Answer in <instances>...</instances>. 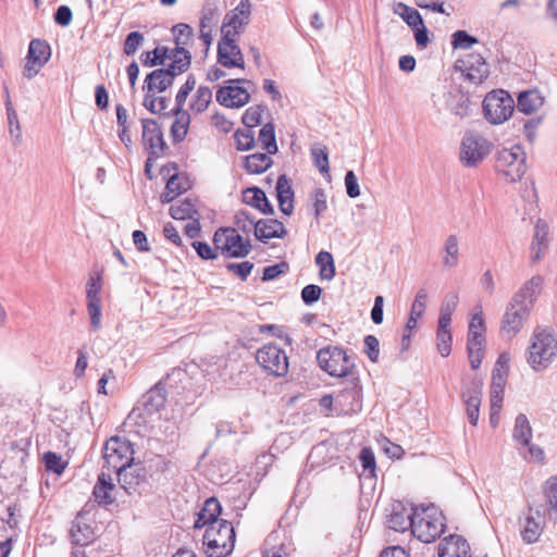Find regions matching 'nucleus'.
Masks as SVG:
<instances>
[{"instance_id": "48", "label": "nucleus", "mask_w": 557, "mask_h": 557, "mask_svg": "<svg viewBox=\"0 0 557 557\" xmlns=\"http://www.w3.org/2000/svg\"><path fill=\"white\" fill-rule=\"evenodd\" d=\"M259 140L261 143L262 149H264L269 154H274L277 152L275 128L272 123H267L262 126L259 132Z\"/></svg>"}, {"instance_id": "59", "label": "nucleus", "mask_w": 557, "mask_h": 557, "mask_svg": "<svg viewBox=\"0 0 557 557\" xmlns=\"http://www.w3.org/2000/svg\"><path fill=\"white\" fill-rule=\"evenodd\" d=\"M176 47H185L193 37V28L188 24L180 23L173 27Z\"/></svg>"}, {"instance_id": "64", "label": "nucleus", "mask_w": 557, "mask_h": 557, "mask_svg": "<svg viewBox=\"0 0 557 557\" xmlns=\"http://www.w3.org/2000/svg\"><path fill=\"white\" fill-rule=\"evenodd\" d=\"M364 354L372 362H377L380 355V342L374 335H367L363 339Z\"/></svg>"}, {"instance_id": "33", "label": "nucleus", "mask_w": 557, "mask_h": 557, "mask_svg": "<svg viewBox=\"0 0 557 557\" xmlns=\"http://www.w3.org/2000/svg\"><path fill=\"white\" fill-rule=\"evenodd\" d=\"M459 264V239L457 235H448L444 242L442 251V265L445 270H450Z\"/></svg>"}, {"instance_id": "61", "label": "nucleus", "mask_w": 557, "mask_h": 557, "mask_svg": "<svg viewBox=\"0 0 557 557\" xmlns=\"http://www.w3.org/2000/svg\"><path fill=\"white\" fill-rule=\"evenodd\" d=\"M195 86H196V77L193 74H189L187 76L185 84L180 88L178 92L176 94V97H175V102H176L175 108L176 109H183L188 95L195 88Z\"/></svg>"}, {"instance_id": "27", "label": "nucleus", "mask_w": 557, "mask_h": 557, "mask_svg": "<svg viewBox=\"0 0 557 557\" xmlns=\"http://www.w3.org/2000/svg\"><path fill=\"white\" fill-rule=\"evenodd\" d=\"M120 485L131 494L145 481L144 468L139 465L129 463L123 470L115 472Z\"/></svg>"}, {"instance_id": "32", "label": "nucleus", "mask_w": 557, "mask_h": 557, "mask_svg": "<svg viewBox=\"0 0 557 557\" xmlns=\"http://www.w3.org/2000/svg\"><path fill=\"white\" fill-rule=\"evenodd\" d=\"M506 385V373L500 369L495 368L492 373V384L490 392L491 407L494 411H500L503 395Z\"/></svg>"}, {"instance_id": "11", "label": "nucleus", "mask_w": 557, "mask_h": 557, "mask_svg": "<svg viewBox=\"0 0 557 557\" xmlns=\"http://www.w3.org/2000/svg\"><path fill=\"white\" fill-rule=\"evenodd\" d=\"M256 360L271 375L285 376L288 372L286 352L275 344H268L258 349Z\"/></svg>"}, {"instance_id": "54", "label": "nucleus", "mask_w": 557, "mask_h": 557, "mask_svg": "<svg viewBox=\"0 0 557 557\" xmlns=\"http://www.w3.org/2000/svg\"><path fill=\"white\" fill-rule=\"evenodd\" d=\"M256 222L255 218L246 210H238L234 215V223L237 227L236 230L246 234L252 231L253 234H256Z\"/></svg>"}, {"instance_id": "34", "label": "nucleus", "mask_w": 557, "mask_h": 557, "mask_svg": "<svg viewBox=\"0 0 557 557\" xmlns=\"http://www.w3.org/2000/svg\"><path fill=\"white\" fill-rule=\"evenodd\" d=\"M485 337L482 332L468 333L467 350L470 366L473 370L479 369L483 358V345Z\"/></svg>"}, {"instance_id": "31", "label": "nucleus", "mask_w": 557, "mask_h": 557, "mask_svg": "<svg viewBox=\"0 0 557 557\" xmlns=\"http://www.w3.org/2000/svg\"><path fill=\"white\" fill-rule=\"evenodd\" d=\"M172 84L173 82L171 81L169 72L157 69L146 76L143 89L152 94L163 92L172 86Z\"/></svg>"}, {"instance_id": "3", "label": "nucleus", "mask_w": 557, "mask_h": 557, "mask_svg": "<svg viewBox=\"0 0 557 557\" xmlns=\"http://www.w3.org/2000/svg\"><path fill=\"white\" fill-rule=\"evenodd\" d=\"M235 530L227 520L208 527L203 534V546L208 557H225L235 546Z\"/></svg>"}, {"instance_id": "23", "label": "nucleus", "mask_w": 557, "mask_h": 557, "mask_svg": "<svg viewBox=\"0 0 557 557\" xmlns=\"http://www.w3.org/2000/svg\"><path fill=\"white\" fill-rule=\"evenodd\" d=\"M548 233V224L544 220L539 219L534 225L533 240L531 244L530 259L532 262L540 261L547 250Z\"/></svg>"}, {"instance_id": "57", "label": "nucleus", "mask_w": 557, "mask_h": 557, "mask_svg": "<svg viewBox=\"0 0 557 557\" xmlns=\"http://www.w3.org/2000/svg\"><path fill=\"white\" fill-rule=\"evenodd\" d=\"M264 111V107L262 106H253L246 110L243 115V123L249 129L253 128L258 124L261 123V116Z\"/></svg>"}, {"instance_id": "60", "label": "nucleus", "mask_w": 557, "mask_h": 557, "mask_svg": "<svg viewBox=\"0 0 557 557\" xmlns=\"http://www.w3.org/2000/svg\"><path fill=\"white\" fill-rule=\"evenodd\" d=\"M44 462L48 471H52L57 474H61L65 469V463L61 456L53 451H48L44 455Z\"/></svg>"}, {"instance_id": "26", "label": "nucleus", "mask_w": 557, "mask_h": 557, "mask_svg": "<svg viewBox=\"0 0 557 557\" xmlns=\"http://www.w3.org/2000/svg\"><path fill=\"white\" fill-rule=\"evenodd\" d=\"M276 197L280 210L285 215H290L294 211V190L290 180L282 174L276 182Z\"/></svg>"}, {"instance_id": "21", "label": "nucleus", "mask_w": 557, "mask_h": 557, "mask_svg": "<svg viewBox=\"0 0 557 557\" xmlns=\"http://www.w3.org/2000/svg\"><path fill=\"white\" fill-rule=\"evenodd\" d=\"M460 63L466 78L475 85L481 84L488 76V66L482 55L478 53L469 54Z\"/></svg>"}, {"instance_id": "30", "label": "nucleus", "mask_w": 557, "mask_h": 557, "mask_svg": "<svg viewBox=\"0 0 557 557\" xmlns=\"http://www.w3.org/2000/svg\"><path fill=\"white\" fill-rule=\"evenodd\" d=\"M94 539L92 528L85 523L82 519V515L78 513L75 520L72 522L70 529V540L73 545L86 546L91 543Z\"/></svg>"}, {"instance_id": "44", "label": "nucleus", "mask_w": 557, "mask_h": 557, "mask_svg": "<svg viewBox=\"0 0 557 557\" xmlns=\"http://www.w3.org/2000/svg\"><path fill=\"white\" fill-rule=\"evenodd\" d=\"M449 323L438 322L436 341H437V350L442 357L449 356L451 351V332L449 330Z\"/></svg>"}, {"instance_id": "40", "label": "nucleus", "mask_w": 557, "mask_h": 557, "mask_svg": "<svg viewBox=\"0 0 557 557\" xmlns=\"http://www.w3.org/2000/svg\"><path fill=\"white\" fill-rule=\"evenodd\" d=\"M512 437L521 446L530 445L532 438V428L525 414L520 413L515 420Z\"/></svg>"}, {"instance_id": "2", "label": "nucleus", "mask_w": 557, "mask_h": 557, "mask_svg": "<svg viewBox=\"0 0 557 557\" xmlns=\"http://www.w3.org/2000/svg\"><path fill=\"white\" fill-rule=\"evenodd\" d=\"M557 357V336L544 327H536L527 352L529 366L536 372L546 370Z\"/></svg>"}, {"instance_id": "1", "label": "nucleus", "mask_w": 557, "mask_h": 557, "mask_svg": "<svg viewBox=\"0 0 557 557\" xmlns=\"http://www.w3.org/2000/svg\"><path fill=\"white\" fill-rule=\"evenodd\" d=\"M543 278L533 276L512 296L502 319L500 332L512 339L523 327L541 292Z\"/></svg>"}, {"instance_id": "5", "label": "nucleus", "mask_w": 557, "mask_h": 557, "mask_svg": "<svg viewBox=\"0 0 557 557\" xmlns=\"http://www.w3.org/2000/svg\"><path fill=\"white\" fill-rule=\"evenodd\" d=\"M525 152L520 145L503 148L496 154L495 170L508 183L520 181L527 170Z\"/></svg>"}, {"instance_id": "29", "label": "nucleus", "mask_w": 557, "mask_h": 557, "mask_svg": "<svg viewBox=\"0 0 557 557\" xmlns=\"http://www.w3.org/2000/svg\"><path fill=\"white\" fill-rule=\"evenodd\" d=\"M243 202L259 210L262 214H273L274 208L265 193L259 187H248L243 190Z\"/></svg>"}, {"instance_id": "43", "label": "nucleus", "mask_w": 557, "mask_h": 557, "mask_svg": "<svg viewBox=\"0 0 557 557\" xmlns=\"http://www.w3.org/2000/svg\"><path fill=\"white\" fill-rule=\"evenodd\" d=\"M170 215L175 220H190L200 216L191 199L186 198L177 205L170 207Z\"/></svg>"}, {"instance_id": "35", "label": "nucleus", "mask_w": 557, "mask_h": 557, "mask_svg": "<svg viewBox=\"0 0 557 557\" xmlns=\"http://www.w3.org/2000/svg\"><path fill=\"white\" fill-rule=\"evenodd\" d=\"M165 400L164 385L158 383L144 395L143 405L147 412L152 413L159 411L164 406Z\"/></svg>"}, {"instance_id": "47", "label": "nucleus", "mask_w": 557, "mask_h": 557, "mask_svg": "<svg viewBox=\"0 0 557 557\" xmlns=\"http://www.w3.org/2000/svg\"><path fill=\"white\" fill-rule=\"evenodd\" d=\"M543 532V527L535 521L533 516L525 518V523L521 530V537L528 544L536 543Z\"/></svg>"}, {"instance_id": "6", "label": "nucleus", "mask_w": 557, "mask_h": 557, "mask_svg": "<svg viewBox=\"0 0 557 557\" xmlns=\"http://www.w3.org/2000/svg\"><path fill=\"white\" fill-rule=\"evenodd\" d=\"M412 534L421 542L431 543L438 539L445 529L442 513H437L434 506L413 509Z\"/></svg>"}, {"instance_id": "38", "label": "nucleus", "mask_w": 557, "mask_h": 557, "mask_svg": "<svg viewBox=\"0 0 557 557\" xmlns=\"http://www.w3.org/2000/svg\"><path fill=\"white\" fill-rule=\"evenodd\" d=\"M547 513L557 523V475L548 478L543 486Z\"/></svg>"}, {"instance_id": "9", "label": "nucleus", "mask_w": 557, "mask_h": 557, "mask_svg": "<svg viewBox=\"0 0 557 557\" xmlns=\"http://www.w3.org/2000/svg\"><path fill=\"white\" fill-rule=\"evenodd\" d=\"M213 243L226 257L244 258L251 251L250 242L244 239L237 230L232 227L219 228L214 233Z\"/></svg>"}, {"instance_id": "63", "label": "nucleus", "mask_w": 557, "mask_h": 557, "mask_svg": "<svg viewBox=\"0 0 557 557\" xmlns=\"http://www.w3.org/2000/svg\"><path fill=\"white\" fill-rule=\"evenodd\" d=\"M476 42L478 39L466 30H457L453 34V46L455 49H469Z\"/></svg>"}, {"instance_id": "50", "label": "nucleus", "mask_w": 557, "mask_h": 557, "mask_svg": "<svg viewBox=\"0 0 557 557\" xmlns=\"http://www.w3.org/2000/svg\"><path fill=\"white\" fill-rule=\"evenodd\" d=\"M169 60L175 64L178 73H185L191 63V54L185 47L171 49Z\"/></svg>"}, {"instance_id": "16", "label": "nucleus", "mask_w": 557, "mask_h": 557, "mask_svg": "<svg viewBox=\"0 0 557 557\" xmlns=\"http://www.w3.org/2000/svg\"><path fill=\"white\" fill-rule=\"evenodd\" d=\"M101 277L99 274L91 275L87 282L86 297L87 311L90 318V326L98 331L101 326Z\"/></svg>"}, {"instance_id": "12", "label": "nucleus", "mask_w": 557, "mask_h": 557, "mask_svg": "<svg viewBox=\"0 0 557 557\" xmlns=\"http://www.w3.org/2000/svg\"><path fill=\"white\" fill-rule=\"evenodd\" d=\"M238 37H232L228 30H224L218 42V62L227 69H244V54L237 44Z\"/></svg>"}, {"instance_id": "55", "label": "nucleus", "mask_w": 557, "mask_h": 557, "mask_svg": "<svg viewBox=\"0 0 557 557\" xmlns=\"http://www.w3.org/2000/svg\"><path fill=\"white\" fill-rule=\"evenodd\" d=\"M311 156L314 165L322 174H326L330 171L329 165V153L325 146H317L311 149Z\"/></svg>"}, {"instance_id": "36", "label": "nucleus", "mask_w": 557, "mask_h": 557, "mask_svg": "<svg viewBox=\"0 0 557 557\" xmlns=\"http://www.w3.org/2000/svg\"><path fill=\"white\" fill-rule=\"evenodd\" d=\"M171 113L175 116L171 126V135L174 143H181L187 135L190 115L186 110L176 108H174Z\"/></svg>"}, {"instance_id": "52", "label": "nucleus", "mask_w": 557, "mask_h": 557, "mask_svg": "<svg viewBox=\"0 0 557 557\" xmlns=\"http://www.w3.org/2000/svg\"><path fill=\"white\" fill-rule=\"evenodd\" d=\"M395 13L399 14L401 18L408 24V26L416 27L422 25L421 14L413 8L406 5L403 2H398L394 10Z\"/></svg>"}, {"instance_id": "22", "label": "nucleus", "mask_w": 557, "mask_h": 557, "mask_svg": "<svg viewBox=\"0 0 557 557\" xmlns=\"http://www.w3.org/2000/svg\"><path fill=\"white\" fill-rule=\"evenodd\" d=\"M461 398L466 405L468 420L472 425L478 424L480 405L482 398V385L478 382H472L465 386L461 393Z\"/></svg>"}, {"instance_id": "18", "label": "nucleus", "mask_w": 557, "mask_h": 557, "mask_svg": "<svg viewBox=\"0 0 557 557\" xmlns=\"http://www.w3.org/2000/svg\"><path fill=\"white\" fill-rule=\"evenodd\" d=\"M143 140L147 146L150 156L160 158L166 148L162 131L156 120L143 119Z\"/></svg>"}, {"instance_id": "14", "label": "nucleus", "mask_w": 557, "mask_h": 557, "mask_svg": "<svg viewBox=\"0 0 557 557\" xmlns=\"http://www.w3.org/2000/svg\"><path fill=\"white\" fill-rule=\"evenodd\" d=\"M51 48L46 40L33 39L28 47L27 61L23 70L26 78L36 76L41 67L49 61Z\"/></svg>"}, {"instance_id": "10", "label": "nucleus", "mask_w": 557, "mask_h": 557, "mask_svg": "<svg viewBox=\"0 0 557 557\" xmlns=\"http://www.w3.org/2000/svg\"><path fill=\"white\" fill-rule=\"evenodd\" d=\"M491 143L476 133H467L460 144V161L467 168L476 166L491 152Z\"/></svg>"}, {"instance_id": "58", "label": "nucleus", "mask_w": 557, "mask_h": 557, "mask_svg": "<svg viewBox=\"0 0 557 557\" xmlns=\"http://www.w3.org/2000/svg\"><path fill=\"white\" fill-rule=\"evenodd\" d=\"M144 35L139 32H131L124 41L123 51L126 55H133L139 49V47L144 44Z\"/></svg>"}, {"instance_id": "19", "label": "nucleus", "mask_w": 557, "mask_h": 557, "mask_svg": "<svg viewBox=\"0 0 557 557\" xmlns=\"http://www.w3.org/2000/svg\"><path fill=\"white\" fill-rule=\"evenodd\" d=\"M445 107L454 115L459 119L470 116L472 114V102L463 90L458 87L449 89L445 95Z\"/></svg>"}, {"instance_id": "4", "label": "nucleus", "mask_w": 557, "mask_h": 557, "mask_svg": "<svg viewBox=\"0 0 557 557\" xmlns=\"http://www.w3.org/2000/svg\"><path fill=\"white\" fill-rule=\"evenodd\" d=\"M317 360L320 368L331 376L347 379L357 376L354 359L341 347L321 348L317 354Z\"/></svg>"}, {"instance_id": "42", "label": "nucleus", "mask_w": 557, "mask_h": 557, "mask_svg": "<svg viewBox=\"0 0 557 557\" xmlns=\"http://www.w3.org/2000/svg\"><path fill=\"white\" fill-rule=\"evenodd\" d=\"M171 49L168 47L159 46L152 51L143 52L140 60L144 66L152 67L157 65H165V61L169 60Z\"/></svg>"}, {"instance_id": "7", "label": "nucleus", "mask_w": 557, "mask_h": 557, "mask_svg": "<svg viewBox=\"0 0 557 557\" xmlns=\"http://www.w3.org/2000/svg\"><path fill=\"white\" fill-rule=\"evenodd\" d=\"M132 444L120 436L109 438L103 447L104 465L102 470L115 473L133 462Z\"/></svg>"}, {"instance_id": "25", "label": "nucleus", "mask_w": 557, "mask_h": 557, "mask_svg": "<svg viewBox=\"0 0 557 557\" xmlns=\"http://www.w3.org/2000/svg\"><path fill=\"white\" fill-rule=\"evenodd\" d=\"M438 552L440 557H470V545L462 536L450 534L443 540Z\"/></svg>"}, {"instance_id": "56", "label": "nucleus", "mask_w": 557, "mask_h": 557, "mask_svg": "<svg viewBox=\"0 0 557 557\" xmlns=\"http://www.w3.org/2000/svg\"><path fill=\"white\" fill-rule=\"evenodd\" d=\"M236 148L239 151H247L255 147V134L251 129H237L234 134Z\"/></svg>"}, {"instance_id": "8", "label": "nucleus", "mask_w": 557, "mask_h": 557, "mask_svg": "<svg viewBox=\"0 0 557 557\" xmlns=\"http://www.w3.org/2000/svg\"><path fill=\"white\" fill-rule=\"evenodd\" d=\"M513 110V99L505 90L491 91L483 100L484 115L492 124L504 123L511 116Z\"/></svg>"}, {"instance_id": "37", "label": "nucleus", "mask_w": 557, "mask_h": 557, "mask_svg": "<svg viewBox=\"0 0 557 557\" xmlns=\"http://www.w3.org/2000/svg\"><path fill=\"white\" fill-rule=\"evenodd\" d=\"M544 103V98L537 90H527L518 96V111L524 114H531L539 110Z\"/></svg>"}, {"instance_id": "20", "label": "nucleus", "mask_w": 557, "mask_h": 557, "mask_svg": "<svg viewBox=\"0 0 557 557\" xmlns=\"http://www.w3.org/2000/svg\"><path fill=\"white\" fill-rule=\"evenodd\" d=\"M116 486L112 473L106 470H101L98 474L97 482L92 490L95 500L100 506H109L115 502L114 492Z\"/></svg>"}, {"instance_id": "28", "label": "nucleus", "mask_w": 557, "mask_h": 557, "mask_svg": "<svg viewBox=\"0 0 557 557\" xmlns=\"http://www.w3.org/2000/svg\"><path fill=\"white\" fill-rule=\"evenodd\" d=\"M221 504L215 497H211L205 502L202 509L198 512L197 519L194 523L195 529H201L203 527H212L216 522H221L219 519L221 513Z\"/></svg>"}, {"instance_id": "49", "label": "nucleus", "mask_w": 557, "mask_h": 557, "mask_svg": "<svg viewBox=\"0 0 557 557\" xmlns=\"http://www.w3.org/2000/svg\"><path fill=\"white\" fill-rule=\"evenodd\" d=\"M458 302V294L455 292L448 293L441 305L438 322L450 324L451 315L456 310Z\"/></svg>"}, {"instance_id": "24", "label": "nucleus", "mask_w": 557, "mask_h": 557, "mask_svg": "<svg viewBox=\"0 0 557 557\" xmlns=\"http://www.w3.org/2000/svg\"><path fill=\"white\" fill-rule=\"evenodd\" d=\"M287 231L284 224L276 219H260L256 222V238L267 243L272 238H284Z\"/></svg>"}, {"instance_id": "45", "label": "nucleus", "mask_w": 557, "mask_h": 557, "mask_svg": "<svg viewBox=\"0 0 557 557\" xmlns=\"http://www.w3.org/2000/svg\"><path fill=\"white\" fill-rule=\"evenodd\" d=\"M309 209L317 221L327 209L326 194L322 188H315L309 195Z\"/></svg>"}, {"instance_id": "17", "label": "nucleus", "mask_w": 557, "mask_h": 557, "mask_svg": "<svg viewBox=\"0 0 557 557\" xmlns=\"http://www.w3.org/2000/svg\"><path fill=\"white\" fill-rule=\"evenodd\" d=\"M244 82L243 79H230L228 85L221 87L216 91V101L226 108H240L248 103L249 92L235 84Z\"/></svg>"}, {"instance_id": "51", "label": "nucleus", "mask_w": 557, "mask_h": 557, "mask_svg": "<svg viewBox=\"0 0 557 557\" xmlns=\"http://www.w3.org/2000/svg\"><path fill=\"white\" fill-rule=\"evenodd\" d=\"M212 99V91L207 86H200L191 102H190V109L196 113H201L205 110H207L208 106L210 104Z\"/></svg>"}, {"instance_id": "46", "label": "nucleus", "mask_w": 557, "mask_h": 557, "mask_svg": "<svg viewBox=\"0 0 557 557\" xmlns=\"http://www.w3.org/2000/svg\"><path fill=\"white\" fill-rule=\"evenodd\" d=\"M413 521V511L411 513H406L405 511H393L388 519V525L397 532H405L408 529L412 531Z\"/></svg>"}, {"instance_id": "53", "label": "nucleus", "mask_w": 557, "mask_h": 557, "mask_svg": "<svg viewBox=\"0 0 557 557\" xmlns=\"http://www.w3.org/2000/svg\"><path fill=\"white\" fill-rule=\"evenodd\" d=\"M184 190H186V188L181 184L178 175L174 174L166 182L165 191L161 195V201L169 203Z\"/></svg>"}, {"instance_id": "62", "label": "nucleus", "mask_w": 557, "mask_h": 557, "mask_svg": "<svg viewBox=\"0 0 557 557\" xmlns=\"http://www.w3.org/2000/svg\"><path fill=\"white\" fill-rule=\"evenodd\" d=\"M9 123V133L13 138V145L18 146L22 143V129L15 110H11V113L7 114Z\"/></svg>"}, {"instance_id": "39", "label": "nucleus", "mask_w": 557, "mask_h": 557, "mask_svg": "<svg viewBox=\"0 0 557 557\" xmlns=\"http://www.w3.org/2000/svg\"><path fill=\"white\" fill-rule=\"evenodd\" d=\"M272 165V159L269 153L257 152L246 156L244 159V168L248 173L261 174Z\"/></svg>"}, {"instance_id": "41", "label": "nucleus", "mask_w": 557, "mask_h": 557, "mask_svg": "<svg viewBox=\"0 0 557 557\" xmlns=\"http://www.w3.org/2000/svg\"><path fill=\"white\" fill-rule=\"evenodd\" d=\"M315 263L319 267V276L321 280L332 281L336 274L334 258L329 251H320L315 256Z\"/></svg>"}, {"instance_id": "13", "label": "nucleus", "mask_w": 557, "mask_h": 557, "mask_svg": "<svg viewBox=\"0 0 557 557\" xmlns=\"http://www.w3.org/2000/svg\"><path fill=\"white\" fill-rule=\"evenodd\" d=\"M345 387L334 397L335 404L341 406L344 413H352L361 410V385L358 376H351L345 381Z\"/></svg>"}, {"instance_id": "15", "label": "nucleus", "mask_w": 557, "mask_h": 557, "mask_svg": "<svg viewBox=\"0 0 557 557\" xmlns=\"http://www.w3.org/2000/svg\"><path fill=\"white\" fill-rule=\"evenodd\" d=\"M251 3L249 0H242L238 5L227 12L224 16L221 33L228 30L232 37H238L244 33L250 22Z\"/></svg>"}]
</instances>
